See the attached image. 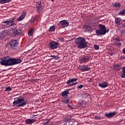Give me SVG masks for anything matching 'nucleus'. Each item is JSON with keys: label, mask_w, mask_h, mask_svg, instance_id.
I'll list each match as a JSON object with an SVG mask.
<instances>
[{"label": "nucleus", "mask_w": 125, "mask_h": 125, "mask_svg": "<svg viewBox=\"0 0 125 125\" xmlns=\"http://www.w3.org/2000/svg\"><path fill=\"white\" fill-rule=\"evenodd\" d=\"M0 64L2 66H11L12 65H17L21 63L22 60L20 59H15L11 58L9 56L5 57L0 59Z\"/></svg>", "instance_id": "nucleus-1"}, {"label": "nucleus", "mask_w": 125, "mask_h": 125, "mask_svg": "<svg viewBox=\"0 0 125 125\" xmlns=\"http://www.w3.org/2000/svg\"><path fill=\"white\" fill-rule=\"evenodd\" d=\"M14 101L13 102V107L16 108H20V107H24L27 104V101L24 99V98L17 97L14 99Z\"/></svg>", "instance_id": "nucleus-2"}, {"label": "nucleus", "mask_w": 125, "mask_h": 125, "mask_svg": "<svg viewBox=\"0 0 125 125\" xmlns=\"http://www.w3.org/2000/svg\"><path fill=\"white\" fill-rule=\"evenodd\" d=\"M75 43L77 47L80 49L87 47V42L85 41V39L83 37H79L75 40Z\"/></svg>", "instance_id": "nucleus-3"}, {"label": "nucleus", "mask_w": 125, "mask_h": 125, "mask_svg": "<svg viewBox=\"0 0 125 125\" xmlns=\"http://www.w3.org/2000/svg\"><path fill=\"white\" fill-rule=\"evenodd\" d=\"M98 26L99 29L96 31L97 36H104V35H106V33H109L110 29H106L105 25L99 24Z\"/></svg>", "instance_id": "nucleus-4"}, {"label": "nucleus", "mask_w": 125, "mask_h": 125, "mask_svg": "<svg viewBox=\"0 0 125 125\" xmlns=\"http://www.w3.org/2000/svg\"><path fill=\"white\" fill-rule=\"evenodd\" d=\"M3 24L2 25V28H8V27H11V26L16 25L15 22H14V20H6V21L2 22Z\"/></svg>", "instance_id": "nucleus-5"}, {"label": "nucleus", "mask_w": 125, "mask_h": 125, "mask_svg": "<svg viewBox=\"0 0 125 125\" xmlns=\"http://www.w3.org/2000/svg\"><path fill=\"white\" fill-rule=\"evenodd\" d=\"M77 81H78L77 78L70 79L66 82V83L68 85V86H73V85H76V84H78Z\"/></svg>", "instance_id": "nucleus-6"}, {"label": "nucleus", "mask_w": 125, "mask_h": 125, "mask_svg": "<svg viewBox=\"0 0 125 125\" xmlns=\"http://www.w3.org/2000/svg\"><path fill=\"white\" fill-rule=\"evenodd\" d=\"M10 33H11V31L9 29L5 30L2 31L0 33V39L3 40V39H5V38L7 37V36L10 35Z\"/></svg>", "instance_id": "nucleus-7"}, {"label": "nucleus", "mask_w": 125, "mask_h": 125, "mask_svg": "<svg viewBox=\"0 0 125 125\" xmlns=\"http://www.w3.org/2000/svg\"><path fill=\"white\" fill-rule=\"evenodd\" d=\"M49 47L50 49H57L59 47V43L56 42L51 41L49 42Z\"/></svg>", "instance_id": "nucleus-8"}, {"label": "nucleus", "mask_w": 125, "mask_h": 125, "mask_svg": "<svg viewBox=\"0 0 125 125\" xmlns=\"http://www.w3.org/2000/svg\"><path fill=\"white\" fill-rule=\"evenodd\" d=\"M9 44L10 45V47L12 48V49H16L18 45V42H17L16 40L12 39L10 41Z\"/></svg>", "instance_id": "nucleus-9"}, {"label": "nucleus", "mask_w": 125, "mask_h": 125, "mask_svg": "<svg viewBox=\"0 0 125 125\" xmlns=\"http://www.w3.org/2000/svg\"><path fill=\"white\" fill-rule=\"evenodd\" d=\"M12 32L13 34H14V35H18L19 36H22L24 35V33L22 31V29L21 28L17 29L16 27H15L14 28H13Z\"/></svg>", "instance_id": "nucleus-10"}, {"label": "nucleus", "mask_w": 125, "mask_h": 125, "mask_svg": "<svg viewBox=\"0 0 125 125\" xmlns=\"http://www.w3.org/2000/svg\"><path fill=\"white\" fill-rule=\"evenodd\" d=\"M78 69L80 70L81 72L90 71V67L85 65H79L78 66Z\"/></svg>", "instance_id": "nucleus-11"}, {"label": "nucleus", "mask_w": 125, "mask_h": 125, "mask_svg": "<svg viewBox=\"0 0 125 125\" xmlns=\"http://www.w3.org/2000/svg\"><path fill=\"white\" fill-rule=\"evenodd\" d=\"M89 60H90V56L88 55L83 56L81 59L80 62L82 63H87Z\"/></svg>", "instance_id": "nucleus-12"}, {"label": "nucleus", "mask_w": 125, "mask_h": 125, "mask_svg": "<svg viewBox=\"0 0 125 125\" xmlns=\"http://www.w3.org/2000/svg\"><path fill=\"white\" fill-rule=\"evenodd\" d=\"M62 28H67V26H69V21L66 20H63L59 21Z\"/></svg>", "instance_id": "nucleus-13"}, {"label": "nucleus", "mask_w": 125, "mask_h": 125, "mask_svg": "<svg viewBox=\"0 0 125 125\" xmlns=\"http://www.w3.org/2000/svg\"><path fill=\"white\" fill-rule=\"evenodd\" d=\"M83 29L85 33H92L93 29L91 26L85 25L83 26Z\"/></svg>", "instance_id": "nucleus-14"}, {"label": "nucleus", "mask_w": 125, "mask_h": 125, "mask_svg": "<svg viewBox=\"0 0 125 125\" xmlns=\"http://www.w3.org/2000/svg\"><path fill=\"white\" fill-rule=\"evenodd\" d=\"M112 44L115 46H121L122 43H121L120 39L115 38L112 41Z\"/></svg>", "instance_id": "nucleus-15"}, {"label": "nucleus", "mask_w": 125, "mask_h": 125, "mask_svg": "<svg viewBox=\"0 0 125 125\" xmlns=\"http://www.w3.org/2000/svg\"><path fill=\"white\" fill-rule=\"evenodd\" d=\"M36 9L37 12L39 13H40V12H42V2L39 1L36 3Z\"/></svg>", "instance_id": "nucleus-16"}, {"label": "nucleus", "mask_w": 125, "mask_h": 125, "mask_svg": "<svg viewBox=\"0 0 125 125\" xmlns=\"http://www.w3.org/2000/svg\"><path fill=\"white\" fill-rule=\"evenodd\" d=\"M116 115H117V112L114 111L111 113H105V116L106 118H108L109 119H110V118H113V117L116 116Z\"/></svg>", "instance_id": "nucleus-17"}, {"label": "nucleus", "mask_w": 125, "mask_h": 125, "mask_svg": "<svg viewBox=\"0 0 125 125\" xmlns=\"http://www.w3.org/2000/svg\"><path fill=\"white\" fill-rule=\"evenodd\" d=\"M71 90L70 89H66L64 91L62 92V97H63L64 98H67V96H68V95L69 94V91Z\"/></svg>", "instance_id": "nucleus-18"}, {"label": "nucleus", "mask_w": 125, "mask_h": 125, "mask_svg": "<svg viewBox=\"0 0 125 125\" xmlns=\"http://www.w3.org/2000/svg\"><path fill=\"white\" fill-rule=\"evenodd\" d=\"M26 16V12L23 11L21 14V16L17 19V21H22L25 17Z\"/></svg>", "instance_id": "nucleus-19"}, {"label": "nucleus", "mask_w": 125, "mask_h": 125, "mask_svg": "<svg viewBox=\"0 0 125 125\" xmlns=\"http://www.w3.org/2000/svg\"><path fill=\"white\" fill-rule=\"evenodd\" d=\"M108 85V83L106 82H104L99 84V86L103 88H105V87H107Z\"/></svg>", "instance_id": "nucleus-20"}, {"label": "nucleus", "mask_w": 125, "mask_h": 125, "mask_svg": "<svg viewBox=\"0 0 125 125\" xmlns=\"http://www.w3.org/2000/svg\"><path fill=\"white\" fill-rule=\"evenodd\" d=\"M121 21L122 19H121V18H116L115 19V23L117 25L118 27L122 24V23H121Z\"/></svg>", "instance_id": "nucleus-21"}, {"label": "nucleus", "mask_w": 125, "mask_h": 125, "mask_svg": "<svg viewBox=\"0 0 125 125\" xmlns=\"http://www.w3.org/2000/svg\"><path fill=\"white\" fill-rule=\"evenodd\" d=\"M35 121H36L35 119H28L25 121V123L26 125H31V124L35 123Z\"/></svg>", "instance_id": "nucleus-22"}, {"label": "nucleus", "mask_w": 125, "mask_h": 125, "mask_svg": "<svg viewBox=\"0 0 125 125\" xmlns=\"http://www.w3.org/2000/svg\"><path fill=\"white\" fill-rule=\"evenodd\" d=\"M112 6L114 7L115 8H116V7L120 8V7L122 6V5L119 2H115V3L112 4Z\"/></svg>", "instance_id": "nucleus-23"}, {"label": "nucleus", "mask_w": 125, "mask_h": 125, "mask_svg": "<svg viewBox=\"0 0 125 125\" xmlns=\"http://www.w3.org/2000/svg\"><path fill=\"white\" fill-rule=\"evenodd\" d=\"M10 1H11V0H0V3L1 4H4V3H8Z\"/></svg>", "instance_id": "nucleus-24"}, {"label": "nucleus", "mask_w": 125, "mask_h": 125, "mask_svg": "<svg viewBox=\"0 0 125 125\" xmlns=\"http://www.w3.org/2000/svg\"><path fill=\"white\" fill-rule=\"evenodd\" d=\"M56 29V26L55 25L51 26L49 29V32H54Z\"/></svg>", "instance_id": "nucleus-25"}, {"label": "nucleus", "mask_w": 125, "mask_h": 125, "mask_svg": "<svg viewBox=\"0 0 125 125\" xmlns=\"http://www.w3.org/2000/svg\"><path fill=\"white\" fill-rule=\"evenodd\" d=\"M121 78L123 79L125 78V66H124L122 68V73L121 74Z\"/></svg>", "instance_id": "nucleus-26"}, {"label": "nucleus", "mask_w": 125, "mask_h": 125, "mask_svg": "<svg viewBox=\"0 0 125 125\" xmlns=\"http://www.w3.org/2000/svg\"><path fill=\"white\" fill-rule=\"evenodd\" d=\"M72 120V116H67L64 120V122L66 123L67 122H70V121Z\"/></svg>", "instance_id": "nucleus-27"}, {"label": "nucleus", "mask_w": 125, "mask_h": 125, "mask_svg": "<svg viewBox=\"0 0 125 125\" xmlns=\"http://www.w3.org/2000/svg\"><path fill=\"white\" fill-rule=\"evenodd\" d=\"M89 95H90L88 93H83L82 94L83 98H87V97L89 96Z\"/></svg>", "instance_id": "nucleus-28"}, {"label": "nucleus", "mask_w": 125, "mask_h": 125, "mask_svg": "<svg viewBox=\"0 0 125 125\" xmlns=\"http://www.w3.org/2000/svg\"><path fill=\"white\" fill-rule=\"evenodd\" d=\"M11 90H12V88H11L10 87V86H8V87L5 88V91L10 92V91H11Z\"/></svg>", "instance_id": "nucleus-29"}, {"label": "nucleus", "mask_w": 125, "mask_h": 125, "mask_svg": "<svg viewBox=\"0 0 125 125\" xmlns=\"http://www.w3.org/2000/svg\"><path fill=\"white\" fill-rule=\"evenodd\" d=\"M119 14H120V15H125V9H123V10H121L119 12Z\"/></svg>", "instance_id": "nucleus-30"}, {"label": "nucleus", "mask_w": 125, "mask_h": 125, "mask_svg": "<svg viewBox=\"0 0 125 125\" xmlns=\"http://www.w3.org/2000/svg\"><path fill=\"white\" fill-rule=\"evenodd\" d=\"M33 29H31V30H30L28 32V36L29 37H31L32 36V35H33Z\"/></svg>", "instance_id": "nucleus-31"}, {"label": "nucleus", "mask_w": 125, "mask_h": 125, "mask_svg": "<svg viewBox=\"0 0 125 125\" xmlns=\"http://www.w3.org/2000/svg\"><path fill=\"white\" fill-rule=\"evenodd\" d=\"M37 18L36 17H33L32 19L31 24H33V23H35V21H36V19Z\"/></svg>", "instance_id": "nucleus-32"}, {"label": "nucleus", "mask_w": 125, "mask_h": 125, "mask_svg": "<svg viewBox=\"0 0 125 125\" xmlns=\"http://www.w3.org/2000/svg\"><path fill=\"white\" fill-rule=\"evenodd\" d=\"M63 103H65V104H67L69 103V99H66L65 100H63L62 101Z\"/></svg>", "instance_id": "nucleus-33"}, {"label": "nucleus", "mask_w": 125, "mask_h": 125, "mask_svg": "<svg viewBox=\"0 0 125 125\" xmlns=\"http://www.w3.org/2000/svg\"><path fill=\"white\" fill-rule=\"evenodd\" d=\"M94 47L96 50H98V49H99V45H94Z\"/></svg>", "instance_id": "nucleus-34"}, {"label": "nucleus", "mask_w": 125, "mask_h": 125, "mask_svg": "<svg viewBox=\"0 0 125 125\" xmlns=\"http://www.w3.org/2000/svg\"><path fill=\"white\" fill-rule=\"evenodd\" d=\"M49 57H52L53 58H55V59L56 60H57V59H58V58H59V57H57V56H55V55H51L49 56Z\"/></svg>", "instance_id": "nucleus-35"}, {"label": "nucleus", "mask_w": 125, "mask_h": 125, "mask_svg": "<svg viewBox=\"0 0 125 125\" xmlns=\"http://www.w3.org/2000/svg\"><path fill=\"white\" fill-rule=\"evenodd\" d=\"M120 33H121V35H125V30L122 29L121 30H120Z\"/></svg>", "instance_id": "nucleus-36"}, {"label": "nucleus", "mask_w": 125, "mask_h": 125, "mask_svg": "<svg viewBox=\"0 0 125 125\" xmlns=\"http://www.w3.org/2000/svg\"><path fill=\"white\" fill-rule=\"evenodd\" d=\"M83 87V85L81 84L79 86H78V88H80V89H82Z\"/></svg>", "instance_id": "nucleus-37"}, {"label": "nucleus", "mask_w": 125, "mask_h": 125, "mask_svg": "<svg viewBox=\"0 0 125 125\" xmlns=\"http://www.w3.org/2000/svg\"><path fill=\"white\" fill-rule=\"evenodd\" d=\"M95 118L97 119V120H100L101 117L100 116H95Z\"/></svg>", "instance_id": "nucleus-38"}, {"label": "nucleus", "mask_w": 125, "mask_h": 125, "mask_svg": "<svg viewBox=\"0 0 125 125\" xmlns=\"http://www.w3.org/2000/svg\"><path fill=\"white\" fill-rule=\"evenodd\" d=\"M67 106H68V107H69V108H72V106H71V105H70V104H67Z\"/></svg>", "instance_id": "nucleus-39"}, {"label": "nucleus", "mask_w": 125, "mask_h": 125, "mask_svg": "<svg viewBox=\"0 0 125 125\" xmlns=\"http://www.w3.org/2000/svg\"><path fill=\"white\" fill-rule=\"evenodd\" d=\"M122 51H123V53L125 54V48L123 49Z\"/></svg>", "instance_id": "nucleus-40"}, {"label": "nucleus", "mask_w": 125, "mask_h": 125, "mask_svg": "<svg viewBox=\"0 0 125 125\" xmlns=\"http://www.w3.org/2000/svg\"><path fill=\"white\" fill-rule=\"evenodd\" d=\"M111 56H113V55H115V53H111L109 54Z\"/></svg>", "instance_id": "nucleus-41"}, {"label": "nucleus", "mask_w": 125, "mask_h": 125, "mask_svg": "<svg viewBox=\"0 0 125 125\" xmlns=\"http://www.w3.org/2000/svg\"><path fill=\"white\" fill-rule=\"evenodd\" d=\"M69 125H73V122H70Z\"/></svg>", "instance_id": "nucleus-42"}, {"label": "nucleus", "mask_w": 125, "mask_h": 125, "mask_svg": "<svg viewBox=\"0 0 125 125\" xmlns=\"http://www.w3.org/2000/svg\"><path fill=\"white\" fill-rule=\"evenodd\" d=\"M117 67H120V64H117Z\"/></svg>", "instance_id": "nucleus-43"}, {"label": "nucleus", "mask_w": 125, "mask_h": 125, "mask_svg": "<svg viewBox=\"0 0 125 125\" xmlns=\"http://www.w3.org/2000/svg\"><path fill=\"white\" fill-rule=\"evenodd\" d=\"M124 27L125 28V23H124Z\"/></svg>", "instance_id": "nucleus-44"}, {"label": "nucleus", "mask_w": 125, "mask_h": 125, "mask_svg": "<svg viewBox=\"0 0 125 125\" xmlns=\"http://www.w3.org/2000/svg\"><path fill=\"white\" fill-rule=\"evenodd\" d=\"M37 116V115H34V117H36Z\"/></svg>", "instance_id": "nucleus-45"}, {"label": "nucleus", "mask_w": 125, "mask_h": 125, "mask_svg": "<svg viewBox=\"0 0 125 125\" xmlns=\"http://www.w3.org/2000/svg\"><path fill=\"white\" fill-rule=\"evenodd\" d=\"M51 0V1H53V0Z\"/></svg>", "instance_id": "nucleus-46"}, {"label": "nucleus", "mask_w": 125, "mask_h": 125, "mask_svg": "<svg viewBox=\"0 0 125 125\" xmlns=\"http://www.w3.org/2000/svg\"><path fill=\"white\" fill-rule=\"evenodd\" d=\"M50 125H53V124H52H52H50Z\"/></svg>", "instance_id": "nucleus-47"}]
</instances>
